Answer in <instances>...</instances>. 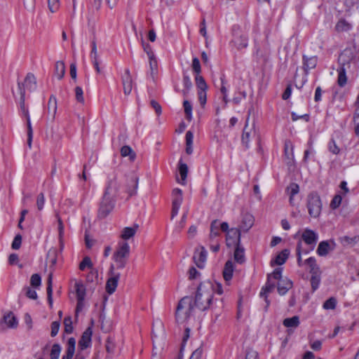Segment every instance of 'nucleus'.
Returning a JSON list of instances; mask_svg holds the SVG:
<instances>
[{
  "label": "nucleus",
  "mask_w": 359,
  "mask_h": 359,
  "mask_svg": "<svg viewBox=\"0 0 359 359\" xmlns=\"http://www.w3.org/2000/svg\"><path fill=\"white\" fill-rule=\"evenodd\" d=\"M18 90H19L20 95V105L21 111H22L27 108L25 107V91L20 83H18Z\"/></svg>",
  "instance_id": "49530a36"
},
{
  "label": "nucleus",
  "mask_w": 359,
  "mask_h": 359,
  "mask_svg": "<svg viewBox=\"0 0 359 359\" xmlns=\"http://www.w3.org/2000/svg\"><path fill=\"white\" fill-rule=\"evenodd\" d=\"M341 200L342 198L340 195H335L330 203V207L332 209L337 208L340 205Z\"/></svg>",
  "instance_id": "bf43d9fd"
},
{
  "label": "nucleus",
  "mask_w": 359,
  "mask_h": 359,
  "mask_svg": "<svg viewBox=\"0 0 359 359\" xmlns=\"http://www.w3.org/2000/svg\"><path fill=\"white\" fill-rule=\"evenodd\" d=\"M298 316H293L292 318H285L283 320V325L287 327H296L299 325Z\"/></svg>",
  "instance_id": "4c0bfd02"
},
{
  "label": "nucleus",
  "mask_w": 359,
  "mask_h": 359,
  "mask_svg": "<svg viewBox=\"0 0 359 359\" xmlns=\"http://www.w3.org/2000/svg\"><path fill=\"white\" fill-rule=\"evenodd\" d=\"M271 276L268 275L267 276V281L265 284V286L262 287V291L260 292V297H263L264 295L266 294V293L272 292L275 287L276 283L274 282H271Z\"/></svg>",
  "instance_id": "bb28decb"
},
{
  "label": "nucleus",
  "mask_w": 359,
  "mask_h": 359,
  "mask_svg": "<svg viewBox=\"0 0 359 359\" xmlns=\"http://www.w3.org/2000/svg\"><path fill=\"white\" fill-rule=\"evenodd\" d=\"M130 252V245L127 242L119 243L113 255V258L128 259Z\"/></svg>",
  "instance_id": "9d476101"
},
{
  "label": "nucleus",
  "mask_w": 359,
  "mask_h": 359,
  "mask_svg": "<svg viewBox=\"0 0 359 359\" xmlns=\"http://www.w3.org/2000/svg\"><path fill=\"white\" fill-rule=\"evenodd\" d=\"M292 287V282L287 279L284 278L278 281L277 284L278 292L280 295H284Z\"/></svg>",
  "instance_id": "dca6fc26"
},
{
  "label": "nucleus",
  "mask_w": 359,
  "mask_h": 359,
  "mask_svg": "<svg viewBox=\"0 0 359 359\" xmlns=\"http://www.w3.org/2000/svg\"><path fill=\"white\" fill-rule=\"evenodd\" d=\"M139 228L138 224H134L132 227H125L122 230L121 238L125 241L133 238Z\"/></svg>",
  "instance_id": "6ab92c4d"
},
{
  "label": "nucleus",
  "mask_w": 359,
  "mask_h": 359,
  "mask_svg": "<svg viewBox=\"0 0 359 359\" xmlns=\"http://www.w3.org/2000/svg\"><path fill=\"white\" fill-rule=\"evenodd\" d=\"M287 190L290 193V202L292 203L293 196L298 194L299 191V185L296 183H292L287 188Z\"/></svg>",
  "instance_id": "37998d69"
},
{
  "label": "nucleus",
  "mask_w": 359,
  "mask_h": 359,
  "mask_svg": "<svg viewBox=\"0 0 359 359\" xmlns=\"http://www.w3.org/2000/svg\"><path fill=\"white\" fill-rule=\"evenodd\" d=\"M121 154L122 156H129L130 160L133 161L136 157L135 153L133 151V150L131 149L129 146H123L121 149Z\"/></svg>",
  "instance_id": "f704fd0d"
},
{
  "label": "nucleus",
  "mask_w": 359,
  "mask_h": 359,
  "mask_svg": "<svg viewBox=\"0 0 359 359\" xmlns=\"http://www.w3.org/2000/svg\"><path fill=\"white\" fill-rule=\"evenodd\" d=\"M259 355L256 351L248 348L245 353V359H258Z\"/></svg>",
  "instance_id": "774afa93"
},
{
  "label": "nucleus",
  "mask_w": 359,
  "mask_h": 359,
  "mask_svg": "<svg viewBox=\"0 0 359 359\" xmlns=\"http://www.w3.org/2000/svg\"><path fill=\"white\" fill-rule=\"evenodd\" d=\"M234 271L233 263L231 260H228L224 265L223 269V277L224 280L228 283L231 280L233 276V273Z\"/></svg>",
  "instance_id": "a211bd4d"
},
{
  "label": "nucleus",
  "mask_w": 359,
  "mask_h": 359,
  "mask_svg": "<svg viewBox=\"0 0 359 359\" xmlns=\"http://www.w3.org/2000/svg\"><path fill=\"white\" fill-rule=\"evenodd\" d=\"M115 338H107L106 340V350L109 353H114L116 348Z\"/></svg>",
  "instance_id": "c03bdc74"
},
{
  "label": "nucleus",
  "mask_w": 359,
  "mask_h": 359,
  "mask_svg": "<svg viewBox=\"0 0 359 359\" xmlns=\"http://www.w3.org/2000/svg\"><path fill=\"white\" fill-rule=\"evenodd\" d=\"M186 153L187 154H191L193 152L192 144H193V138L194 135L193 133L190 130L187 131L186 133Z\"/></svg>",
  "instance_id": "2f4dec72"
},
{
  "label": "nucleus",
  "mask_w": 359,
  "mask_h": 359,
  "mask_svg": "<svg viewBox=\"0 0 359 359\" xmlns=\"http://www.w3.org/2000/svg\"><path fill=\"white\" fill-rule=\"evenodd\" d=\"M233 257L235 261L239 264H243L245 262V250L241 246V243L239 245H236Z\"/></svg>",
  "instance_id": "b1692460"
},
{
  "label": "nucleus",
  "mask_w": 359,
  "mask_h": 359,
  "mask_svg": "<svg viewBox=\"0 0 359 359\" xmlns=\"http://www.w3.org/2000/svg\"><path fill=\"white\" fill-rule=\"evenodd\" d=\"M123 93L126 95H129L133 88V79L130 70L126 69L124 75L121 77Z\"/></svg>",
  "instance_id": "2eb2a0df"
},
{
  "label": "nucleus",
  "mask_w": 359,
  "mask_h": 359,
  "mask_svg": "<svg viewBox=\"0 0 359 359\" xmlns=\"http://www.w3.org/2000/svg\"><path fill=\"white\" fill-rule=\"evenodd\" d=\"M302 241H299L297 244V248H296L297 257V264L299 266H301L302 265Z\"/></svg>",
  "instance_id": "680f3d73"
},
{
  "label": "nucleus",
  "mask_w": 359,
  "mask_h": 359,
  "mask_svg": "<svg viewBox=\"0 0 359 359\" xmlns=\"http://www.w3.org/2000/svg\"><path fill=\"white\" fill-rule=\"evenodd\" d=\"M25 90V88L32 90L36 88V78L33 74L28 73L25 79L24 83L19 82Z\"/></svg>",
  "instance_id": "f3484780"
},
{
  "label": "nucleus",
  "mask_w": 359,
  "mask_h": 359,
  "mask_svg": "<svg viewBox=\"0 0 359 359\" xmlns=\"http://www.w3.org/2000/svg\"><path fill=\"white\" fill-rule=\"evenodd\" d=\"M219 235L218 220L215 219L210 224V239L212 241Z\"/></svg>",
  "instance_id": "72a5a7b5"
},
{
  "label": "nucleus",
  "mask_w": 359,
  "mask_h": 359,
  "mask_svg": "<svg viewBox=\"0 0 359 359\" xmlns=\"http://www.w3.org/2000/svg\"><path fill=\"white\" fill-rule=\"evenodd\" d=\"M45 203V197L43 193H40L36 198V206L37 209L41 211L43 208V205Z\"/></svg>",
  "instance_id": "052dcab7"
},
{
  "label": "nucleus",
  "mask_w": 359,
  "mask_h": 359,
  "mask_svg": "<svg viewBox=\"0 0 359 359\" xmlns=\"http://www.w3.org/2000/svg\"><path fill=\"white\" fill-rule=\"evenodd\" d=\"M172 211L171 219H172L178 213V210L182 203V191L179 188H175L172 190Z\"/></svg>",
  "instance_id": "0eeeda50"
},
{
  "label": "nucleus",
  "mask_w": 359,
  "mask_h": 359,
  "mask_svg": "<svg viewBox=\"0 0 359 359\" xmlns=\"http://www.w3.org/2000/svg\"><path fill=\"white\" fill-rule=\"evenodd\" d=\"M241 230L238 228L231 229L226 235V243L228 247L241 243Z\"/></svg>",
  "instance_id": "6e6552de"
},
{
  "label": "nucleus",
  "mask_w": 359,
  "mask_h": 359,
  "mask_svg": "<svg viewBox=\"0 0 359 359\" xmlns=\"http://www.w3.org/2000/svg\"><path fill=\"white\" fill-rule=\"evenodd\" d=\"M255 218L252 215L245 212L242 215L241 223L238 227L241 231L247 233L254 225Z\"/></svg>",
  "instance_id": "ddd939ff"
},
{
  "label": "nucleus",
  "mask_w": 359,
  "mask_h": 359,
  "mask_svg": "<svg viewBox=\"0 0 359 359\" xmlns=\"http://www.w3.org/2000/svg\"><path fill=\"white\" fill-rule=\"evenodd\" d=\"M53 275L50 273L47 279V299L50 306L53 305Z\"/></svg>",
  "instance_id": "cd10ccee"
},
{
  "label": "nucleus",
  "mask_w": 359,
  "mask_h": 359,
  "mask_svg": "<svg viewBox=\"0 0 359 359\" xmlns=\"http://www.w3.org/2000/svg\"><path fill=\"white\" fill-rule=\"evenodd\" d=\"M353 122L355 123V133L359 136V107H358L353 114Z\"/></svg>",
  "instance_id": "5fc2aeb1"
},
{
  "label": "nucleus",
  "mask_w": 359,
  "mask_h": 359,
  "mask_svg": "<svg viewBox=\"0 0 359 359\" xmlns=\"http://www.w3.org/2000/svg\"><path fill=\"white\" fill-rule=\"evenodd\" d=\"M306 206L311 217L316 218L320 215L322 209V202L316 192H311L307 196Z\"/></svg>",
  "instance_id": "7ed1b4c3"
},
{
  "label": "nucleus",
  "mask_w": 359,
  "mask_h": 359,
  "mask_svg": "<svg viewBox=\"0 0 359 359\" xmlns=\"http://www.w3.org/2000/svg\"><path fill=\"white\" fill-rule=\"evenodd\" d=\"M335 243L333 241H321L318 246L316 252L320 257L327 256L330 251L335 248Z\"/></svg>",
  "instance_id": "9b49d317"
},
{
  "label": "nucleus",
  "mask_w": 359,
  "mask_h": 359,
  "mask_svg": "<svg viewBox=\"0 0 359 359\" xmlns=\"http://www.w3.org/2000/svg\"><path fill=\"white\" fill-rule=\"evenodd\" d=\"M302 239L313 250L318 241V234L313 230L306 229L302 234Z\"/></svg>",
  "instance_id": "f8f14e48"
},
{
  "label": "nucleus",
  "mask_w": 359,
  "mask_h": 359,
  "mask_svg": "<svg viewBox=\"0 0 359 359\" xmlns=\"http://www.w3.org/2000/svg\"><path fill=\"white\" fill-rule=\"evenodd\" d=\"M61 348L57 344H54L52 346L50 351V359H58L60 353Z\"/></svg>",
  "instance_id": "09e8293b"
},
{
  "label": "nucleus",
  "mask_w": 359,
  "mask_h": 359,
  "mask_svg": "<svg viewBox=\"0 0 359 359\" xmlns=\"http://www.w3.org/2000/svg\"><path fill=\"white\" fill-rule=\"evenodd\" d=\"M76 299L84 300L86 297V287L82 283H76L74 285Z\"/></svg>",
  "instance_id": "c756f323"
},
{
  "label": "nucleus",
  "mask_w": 359,
  "mask_h": 359,
  "mask_svg": "<svg viewBox=\"0 0 359 359\" xmlns=\"http://www.w3.org/2000/svg\"><path fill=\"white\" fill-rule=\"evenodd\" d=\"M109 275L110 278H108L106 283L105 289L108 294H111L115 292L117 287L121 274L114 272V266L111 264L109 271Z\"/></svg>",
  "instance_id": "423d86ee"
},
{
  "label": "nucleus",
  "mask_w": 359,
  "mask_h": 359,
  "mask_svg": "<svg viewBox=\"0 0 359 359\" xmlns=\"http://www.w3.org/2000/svg\"><path fill=\"white\" fill-rule=\"evenodd\" d=\"M48 8L50 12L55 13L57 11L60 6L59 0H48Z\"/></svg>",
  "instance_id": "4d7b16f0"
},
{
  "label": "nucleus",
  "mask_w": 359,
  "mask_h": 359,
  "mask_svg": "<svg viewBox=\"0 0 359 359\" xmlns=\"http://www.w3.org/2000/svg\"><path fill=\"white\" fill-rule=\"evenodd\" d=\"M22 243V236L20 234H18L15 236L14 240L12 243V248L13 250H18L20 248Z\"/></svg>",
  "instance_id": "69168bd1"
},
{
  "label": "nucleus",
  "mask_w": 359,
  "mask_h": 359,
  "mask_svg": "<svg viewBox=\"0 0 359 359\" xmlns=\"http://www.w3.org/2000/svg\"><path fill=\"white\" fill-rule=\"evenodd\" d=\"M55 74L59 79H62L65 74V65L62 61L55 63Z\"/></svg>",
  "instance_id": "c9c22d12"
},
{
  "label": "nucleus",
  "mask_w": 359,
  "mask_h": 359,
  "mask_svg": "<svg viewBox=\"0 0 359 359\" xmlns=\"http://www.w3.org/2000/svg\"><path fill=\"white\" fill-rule=\"evenodd\" d=\"M257 55L260 57H265L270 53V44L268 39L266 38L264 42L263 48H258L257 49Z\"/></svg>",
  "instance_id": "473e14b6"
},
{
  "label": "nucleus",
  "mask_w": 359,
  "mask_h": 359,
  "mask_svg": "<svg viewBox=\"0 0 359 359\" xmlns=\"http://www.w3.org/2000/svg\"><path fill=\"white\" fill-rule=\"evenodd\" d=\"M337 305V299L334 297H330L327 300H326L323 304V309H334Z\"/></svg>",
  "instance_id": "de8ad7c7"
},
{
  "label": "nucleus",
  "mask_w": 359,
  "mask_h": 359,
  "mask_svg": "<svg viewBox=\"0 0 359 359\" xmlns=\"http://www.w3.org/2000/svg\"><path fill=\"white\" fill-rule=\"evenodd\" d=\"M346 64L343 62L340 67L337 69L338 72V79L337 83L340 87H344L347 82V77L346 74Z\"/></svg>",
  "instance_id": "412c9836"
},
{
  "label": "nucleus",
  "mask_w": 359,
  "mask_h": 359,
  "mask_svg": "<svg viewBox=\"0 0 359 359\" xmlns=\"http://www.w3.org/2000/svg\"><path fill=\"white\" fill-rule=\"evenodd\" d=\"M57 218V222H58V231H59V238L60 242V247L61 248H63V243H62V236L64 234V225L62 223V221L61 218L59 217L58 215H56Z\"/></svg>",
  "instance_id": "3c124183"
},
{
  "label": "nucleus",
  "mask_w": 359,
  "mask_h": 359,
  "mask_svg": "<svg viewBox=\"0 0 359 359\" xmlns=\"http://www.w3.org/2000/svg\"><path fill=\"white\" fill-rule=\"evenodd\" d=\"M232 42L237 49H243L248 46V38L244 34L235 36Z\"/></svg>",
  "instance_id": "4be33fe9"
},
{
  "label": "nucleus",
  "mask_w": 359,
  "mask_h": 359,
  "mask_svg": "<svg viewBox=\"0 0 359 359\" xmlns=\"http://www.w3.org/2000/svg\"><path fill=\"white\" fill-rule=\"evenodd\" d=\"M152 333L154 337H156L158 334H164L163 325L160 320H157L155 325H154L152 329Z\"/></svg>",
  "instance_id": "ea45409f"
},
{
  "label": "nucleus",
  "mask_w": 359,
  "mask_h": 359,
  "mask_svg": "<svg viewBox=\"0 0 359 359\" xmlns=\"http://www.w3.org/2000/svg\"><path fill=\"white\" fill-rule=\"evenodd\" d=\"M206 255H207V252L204 247H201V250L198 253V257L196 256V255H194L193 259L198 267H199V268L203 267V264L205 262V261L206 259Z\"/></svg>",
  "instance_id": "a878e982"
},
{
  "label": "nucleus",
  "mask_w": 359,
  "mask_h": 359,
  "mask_svg": "<svg viewBox=\"0 0 359 359\" xmlns=\"http://www.w3.org/2000/svg\"><path fill=\"white\" fill-rule=\"evenodd\" d=\"M183 106L184 108V113L186 114V118L188 121H191L192 118V107L191 103L188 100H184L183 102Z\"/></svg>",
  "instance_id": "a18cd8bd"
},
{
  "label": "nucleus",
  "mask_w": 359,
  "mask_h": 359,
  "mask_svg": "<svg viewBox=\"0 0 359 359\" xmlns=\"http://www.w3.org/2000/svg\"><path fill=\"white\" fill-rule=\"evenodd\" d=\"M178 170L181 176V180L177 179V182L183 185L186 184V180L188 174V166L181 160L179 161Z\"/></svg>",
  "instance_id": "393cba45"
},
{
  "label": "nucleus",
  "mask_w": 359,
  "mask_h": 359,
  "mask_svg": "<svg viewBox=\"0 0 359 359\" xmlns=\"http://www.w3.org/2000/svg\"><path fill=\"white\" fill-rule=\"evenodd\" d=\"M196 85L197 88H198V90H207L208 86L206 84V82L203 77L201 76L200 74L196 75Z\"/></svg>",
  "instance_id": "a19ab883"
},
{
  "label": "nucleus",
  "mask_w": 359,
  "mask_h": 359,
  "mask_svg": "<svg viewBox=\"0 0 359 359\" xmlns=\"http://www.w3.org/2000/svg\"><path fill=\"white\" fill-rule=\"evenodd\" d=\"M119 189L120 184L117 181L116 174L114 173L111 178L108 179L103 196L116 201Z\"/></svg>",
  "instance_id": "20e7f679"
},
{
  "label": "nucleus",
  "mask_w": 359,
  "mask_h": 359,
  "mask_svg": "<svg viewBox=\"0 0 359 359\" xmlns=\"http://www.w3.org/2000/svg\"><path fill=\"white\" fill-rule=\"evenodd\" d=\"M193 305L201 311L207 309L221 310L223 308V299H214L211 283H201L198 287Z\"/></svg>",
  "instance_id": "f257e3e1"
},
{
  "label": "nucleus",
  "mask_w": 359,
  "mask_h": 359,
  "mask_svg": "<svg viewBox=\"0 0 359 359\" xmlns=\"http://www.w3.org/2000/svg\"><path fill=\"white\" fill-rule=\"evenodd\" d=\"M48 113H52L53 119L55 118V116L57 111V100L54 95H51L49 98L48 103Z\"/></svg>",
  "instance_id": "7c9ffc66"
},
{
  "label": "nucleus",
  "mask_w": 359,
  "mask_h": 359,
  "mask_svg": "<svg viewBox=\"0 0 359 359\" xmlns=\"http://www.w3.org/2000/svg\"><path fill=\"white\" fill-rule=\"evenodd\" d=\"M352 26L344 19H341L338 21L335 26V29L338 32H347L351 29Z\"/></svg>",
  "instance_id": "c85d7f7f"
},
{
  "label": "nucleus",
  "mask_w": 359,
  "mask_h": 359,
  "mask_svg": "<svg viewBox=\"0 0 359 359\" xmlns=\"http://www.w3.org/2000/svg\"><path fill=\"white\" fill-rule=\"evenodd\" d=\"M98 278V271L97 269L93 268L91 269L90 271L88 273L87 276H86V280L88 282H93L94 281V278Z\"/></svg>",
  "instance_id": "e2e57ef3"
},
{
  "label": "nucleus",
  "mask_w": 359,
  "mask_h": 359,
  "mask_svg": "<svg viewBox=\"0 0 359 359\" xmlns=\"http://www.w3.org/2000/svg\"><path fill=\"white\" fill-rule=\"evenodd\" d=\"M86 267L90 269L93 268V264L91 261V259L88 256L83 257V260L80 262L79 266L81 271H84Z\"/></svg>",
  "instance_id": "58836bf2"
},
{
  "label": "nucleus",
  "mask_w": 359,
  "mask_h": 359,
  "mask_svg": "<svg viewBox=\"0 0 359 359\" xmlns=\"http://www.w3.org/2000/svg\"><path fill=\"white\" fill-rule=\"evenodd\" d=\"M65 333L70 334L73 332L72 320L70 316H67L64 319Z\"/></svg>",
  "instance_id": "79ce46f5"
},
{
  "label": "nucleus",
  "mask_w": 359,
  "mask_h": 359,
  "mask_svg": "<svg viewBox=\"0 0 359 359\" xmlns=\"http://www.w3.org/2000/svg\"><path fill=\"white\" fill-rule=\"evenodd\" d=\"M116 201L102 196L97 210V217L104 219L107 217L114 210Z\"/></svg>",
  "instance_id": "39448f33"
},
{
  "label": "nucleus",
  "mask_w": 359,
  "mask_h": 359,
  "mask_svg": "<svg viewBox=\"0 0 359 359\" xmlns=\"http://www.w3.org/2000/svg\"><path fill=\"white\" fill-rule=\"evenodd\" d=\"M290 255V250L287 249H285L282 250L276 257V258L271 261V265L277 264V265H282L283 264L288 256Z\"/></svg>",
  "instance_id": "5701e85b"
},
{
  "label": "nucleus",
  "mask_w": 359,
  "mask_h": 359,
  "mask_svg": "<svg viewBox=\"0 0 359 359\" xmlns=\"http://www.w3.org/2000/svg\"><path fill=\"white\" fill-rule=\"evenodd\" d=\"M194 306L190 297L186 296L182 298L177 306L175 318L177 323H183L192 313Z\"/></svg>",
  "instance_id": "f03ea898"
},
{
  "label": "nucleus",
  "mask_w": 359,
  "mask_h": 359,
  "mask_svg": "<svg viewBox=\"0 0 359 359\" xmlns=\"http://www.w3.org/2000/svg\"><path fill=\"white\" fill-rule=\"evenodd\" d=\"M193 71L197 74H200L201 72L200 61L198 57H194L192 60Z\"/></svg>",
  "instance_id": "13d9d810"
},
{
  "label": "nucleus",
  "mask_w": 359,
  "mask_h": 359,
  "mask_svg": "<svg viewBox=\"0 0 359 359\" xmlns=\"http://www.w3.org/2000/svg\"><path fill=\"white\" fill-rule=\"evenodd\" d=\"M310 281L313 291L316 290L320 283V275L311 276Z\"/></svg>",
  "instance_id": "603ef678"
},
{
  "label": "nucleus",
  "mask_w": 359,
  "mask_h": 359,
  "mask_svg": "<svg viewBox=\"0 0 359 359\" xmlns=\"http://www.w3.org/2000/svg\"><path fill=\"white\" fill-rule=\"evenodd\" d=\"M83 92L82 88L80 86H76L75 88V96L76 100L78 102L83 104L84 103V97H83Z\"/></svg>",
  "instance_id": "864d4df0"
},
{
  "label": "nucleus",
  "mask_w": 359,
  "mask_h": 359,
  "mask_svg": "<svg viewBox=\"0 0 359 359\" xmlns=\"http://www.w3.org/2000/svg\"><path fill=\"white\" fill-rule=\"evenodd\" d=\"M56 253L55 250H50L48 251L47 255V259H49L50 263L53 266L55 265L57 262Z\"/></svg>",
  "instance_id": "0e129e2a"
},
{
  "label": "nucleus",
  "mask_w": 359,
  "mask_h": 359,
  "mask_svg": "<svg viewBox=\"0 0 359 359\" xmlns=\"http://www.w3.org/2000/svg\"><path fill=\"white\" fill-rule=\"evenodd\" d=\"M303 62H304V69L306 74H308V71L311 69H313L316 67L317 65V57L311 56L308 57L306 55H303Z\"/></svg>",
  "instance_id": "aec40b11"
},
{
  "label": "nucleus",
  "mask_w": 359,
  "mask_h": 359,
  "mask_svg": "<svg viewBox=\"0 0 359 359\" xmlns=\"http://www.w3.org/2000/svg\"><path fill=\"white\" fill-rule=\"evenodd\" d=\"M41 278L39 274L34 273L31 276L30 285L34 287H38L41 285Z\"/></svg>",
  "instance_id": "8fccbe9b"
},
{
  "label": "nucleus",
  "mask_w": 359,
  "mask_h": 359,
  "mask_svg": "<svg viewBox=\"0 0 359 359\" xmlns=\"http://www.w3.org/2000/svg\"><path fill=\"white\" fill-rule=\"evenodd\" d=\"M4 323L8 328H16L18 325V320L12 311H8L4 315L0 320V324Z\"/></svg>",
  "instance_id": "4468645a"
},
{
  "label": "nucleus",
  "mask_w": 359,
  "mask_h": 359,
  "mask_svg": "<svg viewBox=\"0 0 359 359\" xmlns=\"http://www.w3.org/2000/svg\"><path fill=\"white\" fill-rule=\"evenodd\" d=\"M198 96L201 105L203 107L205 104L207 100L206 90H198Z\"/></svg>",
  "instance_id": "338daca9"
},
{
  "label": "nucleus",
  "mask_w": 359,
  "mask_h": 359,
  "mask_svg": "<svg viewBox=\"0 0 359 359\" xmlns=\"http://www.w3.org/2000/svg\"><path fill=\"white\" fill-rule=\"evenodd\" d=\"M91 345V338H81L79 341V346L81 350H84Z\"/></svg>",
  "instance_id": "6e6d98bb"
},
{
  "label": "nucleus",
  "mask_w": 359,
  "mask_h": 359,
  "mask_svg": "<svg viewBox=\"0 0 359 359\" xmlns=\"http://www.w3.org/2000/svg\"><path fill=\"white\" fill-rule=\"evenodd\" d=\"M131 182L133 183L132 188L130 187H128L127 189V192L129 196H134L137 194L139 178L137 177H133L131 179Z\"/></svg>",
  "instance_id": "e433bc0d"
},
{
  "label": "nucleus",
  "mask_w": 359,
  "mask_h": 359,
  "mask_svg": "<svg viewBox=\"0 0 359 359\" xmlns=\"http://www.w3.org/2000/svg\"><path fill=\"white\" fill-rule=\"evenodd\" d=\"M249 121V116H248L245 125L243 128V135H242V143L245 145L246 148L249 147L250 140L252 137H255L256 135V131L254 127V123H252V126H248Z\"/></svg>",
  "instance_id": "1a4fd4ad"
}]
</instances>
